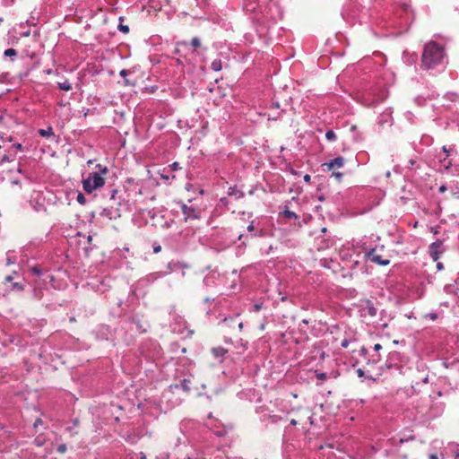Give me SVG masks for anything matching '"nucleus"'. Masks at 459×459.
Wrapping results in <instances>:
<instances>
[{
	"label": "nucleus",
	"instance_id": "obj_1",
	"mask_svg": "<svg viewBox=\"0 0 459 459\" xmlns=\"http://www.w3.org/2000/svg\"><path fill=\"white\" fill-rule=\"evenodd\" d=\"M445 56V50L442 46L434 41L425 45L422 53L421 63L427 69H432L439 65Z\"/></svg>",
	"mask_w": 459,
	"mask_h": 459
},
{
	"label": "nucleus",
	"instance_id": "obj_2",
	"mask_svg": "<svg viewBox=\"0 0 459 459\" xmlns=\"http://www.w3.org/2000/svg\"><path fill=\"white\" fill-rule=\"evenodd\" d=\"M95 169V171L90 173L88 177L82 181V188L87 194H91L93 191L102 187L105 184L103 176L108 173V168L102 164H97Z\"/></svg>",
	"mask_w": 459,
	"mask_h": 459
},
{
	"label": "nucleus",
	"instance_id": "obj_3",
	"mask_svg": "<svg viewBox=\"0 0 459 459\" xmlns=\"http://www.w3.org/2000/svg\"><path fill=\"white\" fill-rule=\"evenodd\" d=\"M344 166V159L342 157L334 158L321 165L322 170L329 174L330 178H333L336 182L341 183L343 173L341 169Z\"/></svg>",
	"mask_w": 459,
	"mask_h": 459
},
{
	"label": "nucleus",
	"instance_id": "obj_4",
	"mask_svg": "<svg viewBox=\"0 0 459 459\" xmlns=\"http://www.w3.org/2000/svg\"><path fill=\"white\" fill-rule=\"evenodd\" d=\"M208 418L209 421L206 425L214 433V435L217 437H225L228 434V428L221 424L218 420L213 419L212 412L209 413Z\"/></svg>",
	"mask_w": 459,
	"mask_h": 459
},
{
	"label": "nucleus",
	"instance_id": "obj_5",
	"mask_svg": "<svg viewBox=\"0 0 459 459\" xmlns=\"http://www.w3.org/2000/svg\"><path fill=\"white\" fill-rule=\"evenodd\" d=\"M182 213L184 215V220L186 221L188 220H198L201 218V210L194 207L188 206L186 204H181L180 205Z\"/></svg>",
	"mask_w": 459,
	"mask_h": 459
},
{
	"label": "nucleus",
	"instance_id": "obj_6",
	"mask_svg": "<svg viewBox=\"0 0 459 459\" xmlns=\"http://www.w3.org/2000/svg\"><path fill=\"white\" fill-rule=\"evenodd\" d=\"M256 412L260 414V420L262 422H270L273 424L278 423L282 418L281 416L272 413V411L260 407L256 410Z\"/></svg>",
	"mask_w": 459,
	"mask_h": 459
},
{
	"label": "nucleus",
	"instance_id": "obj_7",
	"mask_svg": "<svg viewBox=\"0 0 459 459\" xmlns=\"http://www.w3.org/2000/svg\"><path fill=\"white\" fill-rule=\"evenodd\" d=\"M368 261L374 263L378 265H387L390 264V260L384 258L376 249H371L366 255Z\"/></svg>",
	"mask_w": 459,
	"mask_h": 459
},
{
	"label": "nucleus",
	"instance_id": "obj_8",
	"mask_svg": "<svg viewBox=\"0 0 459 459\" xmlns=\"http://www.w3.org/2000/svg\"><path fill=\"white\" fill-rule=\"evenodd\" d=\"M362 359H366L365 356V349L363 346L354 347L351 351V358L350 362L352 364V367H355L356 364L359 363Z\"/></svg>",
	"mask_w": 459,
	"mask_h": 459
},
{
	"label": "nucleus",
	"instance_id": "obj_9",
	"mask_svg": "<svg viewBox=\"0 0 459 459\" xmlns=\"http://www.w3.org/2000/svg\"><path fill=\"white\" fill-rule=\"evenodd\" d=\"M443 241L437 240L429 246V255L433 261L437 262L441 254H443Z\"/></svg>",
	"mask_w": 459,
	"mask_h": 459
},
{
	"label": "nucleus",
	"instance_id": "obj_10",
	"mask_svg": "<svg viewBox=\"0 0 459 459\" xmlns=\"http://www.w3.org/2000/svg\"><path fill=\"white\" fill-rule=\"evenodd\" d=\"M227 195L229 196L233 197L236 200L242 199L245 196V193L242 189L238 188L237 186H231L228 188Z\"/></svg>",
	"mask_w": 459,
	"mask_h": 459
},
{
	"label": "nucleus",
	"instance_id": "obj_11",
	"mask_svg": "<svg viewBox=\"0 0 459 459\" xmlns=\"http://www.w3.org/2000/svg\"><path fill=\"white\" fill-rule=\"evenodd\" d=\"M216 281H217V275L215 273L212 272L204 276V278L203 280V284H204V286L210 288V287L215 286Z\"/></svg>",
	"mask_w": 459,
	"mask_h": 459
},
{
	"label": "nucleus",
	"instance_id": "obj_12",
	"mask_svg": "<svg viewBox=\"0 0 459 459\" xmlns=\"http://www.w3.org/2000/svg\"><path fill=\"white\" fill-rule=\"evenodd\" d=\"M212 353L216 359H220V361L221 362L225 358V355L228 353V351L225 348L219 346L212 348Z\"/></svg>",
	"mask_w": 459,
	"mask_h": 459
},
{
	"label": "nucleus",
	"instance_id": "obj_13",
	"mask_svg": "<svg viewBox=\"0 0 459 459\" xmlns=\"http://www.w3.org/2000/svg\"><path fill=\"white\" fill-rule=\"evenodd\" d=\"M16 153L14 151L8 150L6 153L3 156H0V166H2L5 162H12L15 160Z\"/></svg>",
	"mask_w": 459,
	"mask_h": 459
},
{
	"label": "nucleus",
	"instance_id": "obj_14",
	"mask_svg": "<svg viewBox=\"0 0 459 459\" xmlns=\"http://www.w3.org/2000/svg\"><path fill=\"white\" fill-rule=\"evenodd\" d=\"M131 324L134 326V328L141 333H146L147 332V325L146 324H143V322L137 318V317H133L131 319Z\"/></svg>",
	"mask_w": 459,
	"mask_h": 459
},
{
	"label": "nucleus",
	"instance_id": "obj_15",
	"mask_svg": "<svg viewBox=\"0 0 459 459\" xmlns=\"http://www.w3.org/2000/svg\"><path fill=\"white\" fill-rule=\"evenodd\" d=\"M98 333H101L102 339H108V336L111 334L110 328L106 325H100L99 327Z\"/></svg>",
	"mask_w": 459,
	"mask_h": 459
},
{
	"label": "nucleus",
	"instance_id": "obj_16",
	"mask_svg": "<svg viewBox=\"0 0 459 459\" xmlns=\"http://www.w3.org/2000/svg\"><path fill=\"white\" fill-rule=\"evenodd\" d=\"M39 134L45 138H49L54 135L53 128L52 126H48L46 129H39L38 131Z\"/></svg>",
	"mask_w": 459,
	"mask_h": 459
},
{
	"label": "nucleus",
	"instance_id": "obj_17",
	"mask_svg": "<svg viewBox=\"0 0 459 459\" xmlns=\"http://www.w3.org/2000/svg\"><path fill=\"white\" fill-rule=\"evenodd\" d=\"M237 321H238V316H229V317H225L221 321V324L225 325L228 327H233L234 325L237 323Z\"/></svg>",
	"mask_w": 459,
	"mask_h": 459
},
{
	"label": "nucleus",
	"instance_id": "obj_18",
	"mask_svg": "<svg viewBox=\"0 0 459 459\" xmlns=\"http://www.w3.org/2000/svg\"><path fill=\"white\" fill-rule=\"evenodd\" d=\"M188 47V43L186 41H181L177 43V47L175 48L173 53L175 55L181 56V52L184 48H186Z\"/></svg>",
	"mask_w": 459,
	"mask_h": 459
},
{
	"label": "nucleus",
	"instance_id": "obj_19",
	"mask_svg": "<svg viewBox=\"0 0 459 459\" xmlns=\"http://www.w3.org/2000/svg\"><path fill=\"white\" fill-rule=\"evenodd\" d=\"M16 264V256L14 255V251L9 250L6 253V265H11Z\"/></svg>",
	"mask_w": 459,
	"mask_h": 459
},
{
	"label": "nucleus",
	"instance_id": "obj_20",
	"mask_svg": "<svg viewBox=\"0 0 459 459\" xmlns=\"http://www.w3.org/2000/svg\"><path fill=\"white\" fill-rule=\"evenodd\" d=\"M57 87L65 91L72 90V84L67 79H65L64 82H57Z\"/></svg>",
	"mask_w": 459,
	"mask_h": 459
},
{
	"label": "nucleus",
	"instance_id": "obj_21",
	"mask_svg": "<svg viewBox=\"0 0 459 459\" xmlns=\"http://www.w3.org/2000/svg\"><path fill=\"white\" fill-rule=\"evenodd\" d=\"M283 217L287 219H298L299 216L292 211L289 210L287 206H285L284 210L281 212Z\"/></svg>",
	"mask_w": 459,
	"mask_h": 459
},
{
	"label": "nucleus",
	"instance_id": "obj_22",
	"mask_svg": "<svg viewBox=\"0 0 459 459\" xmlns=\"http://www.w3.org/2000/svg\"><path fill=\"white\" fill-rule=\"evenodd\" d=\"M190 380L184 378L180 381V385H176L175 387H181L183 391L188 392L190 391Z\"/></svg>",
	"mask_w": 459,
	"mask_h": 459
},
{
	"label": "nucleus",
	"instance_id": "obj_23",
	"mask_svg": "<svg viewBox=\"0 0 459 459\" xmlns=\"http://www.w3.org/2000/svg\"><path fill=\"white\" fill-rule=\"evenodd\" d=\"M211 68L215 72H220L222 69V63L220 58L214 59L211 64Z\"/></svg>",
	"mask_w": 459,
	"mask_h": 459
},
{
	"label": "nucleus",
	"instance_id": "obj_24",
	"mask_svg": "<svg viewBox=\"0 0 459 459\" xmlns=\"http://www.w3.org/2000/svg\"><path fill=\"white\" fill-rule=\"evenodd\" d=\"M267 117L269 120H277L281 116V111L270 110L268 109Z\"/></svg>",
	"mask_w": 459,
	"mask_h": 459
},
{
	"label": "nucleus",
	"instance_id": "obj_25",
	"mask_svg": "<svg viewBox=\"0 0 459 459\" xmlns=\"http://www.w3.org/2000/svg\"><path fill=\"white\" fill-rule=\"evenodd\" d=\"M9 290L13 291H22L23 290V284L19 281L12 282V285L9 288Z\"/></svg>",
	"mask_w": 459,
	"mask_h": 459
},
{
	"label": "nucleus",
	"instance_id": "obj_26",
	"mask_svg": "<svg viewBox=\"0 0 459 459\" xmlns=\"http://www.w3.org/2000/svg\"><path fill=\"white\" fill-rule=\"evenodd\" d=\"M188 46H191L194 50L201 47V40L198 37H194L190 43H188Z\"/></svg>",
	"mask_w": 459,
	"mask_h": 459
},
{
	"label": "nucleus",
	"instance_id": "obj_27",
	"mask_svg": "<svg viewBox=\"0 0 459 459\" xmlns=\"http://www.w3.org/2000/svg\"><path fill=\"white\" fill-rule=\"evenodd\" d=\"M368 313L370 316H375L377 315V309L370 304L369 301L366 302Z\"/></svg>",
	"mask_w": 459,
	"mask_h": 459
},
{
	"label": "nucleus",
	"instance_id": "obj_28",
	"mask_svg": "<svg viewBox=\"0 0 459 459\" xmlns=\"http://www.w3.org/2000/svg\"><path fill=\"white\" fill-rule=\"evenodd\" d=\"M4 56L13 57L17 56V51L14 48H7L4 52Z\"/></svg>",
	"mask_w": 459,
	"mask_h": 459
},
{
	"label": "nucleus",
	"instance_id": "obj_29",
	"mask_svg": "<svg viewBox=\"0 0 459 459\" xmlns=\"http://www.w3.org/2000/svg\"><path fill=\"white\" fill-rule=\"evenodd\" d=\"M325 138L328 141H334L336 139V134H335V133L333 130H328L325 133Z\"/></svg>",
	"mask_w": 459,
	"mask_h": 459
},
{
	"label": "nucleus",
	"instance_id": "obj_30",
	"mask_svg": "<svg viewBox=\"0 0 459 459\" xmlns=\"http://www.w3.org/2000/svg\"><path fill=\"white\" fill-rule=\"evenodd\" d=\"M9 150L14 151L16 153L17 151L23 152V146L21 143H13Z\"/></svg>",
	"mask_w": 459,
	"mask_h": 459
},
{
	"label": "nucleus",
	"instance_id": "obj_31",
	"mask_svg": "<svg viewBox=\"0 0 459 459\" xmlns=\"http://www.w3.org/2000/svg\"><path fill=\"white\" fill-rule=\"evenodd\" d=\"M76 200L80 204L84 205L86 204V198L82 193H78Z\"/></svg>",
	"mask_w": 459,
	"mask_h": 459
},
{
	"label": "nucleus",
	"instance_id": "obj_32",
	"mask_svg": "<svg viewBox=\"0 0 459 459\" xmlns=\"http://www.w3.org/2000/svg\"><path fill=\"white\" fill-rule=\"evenodd\" d=\"M117 190L113 188V189H110L108 195L109 196V200L110 201H116V196H117Z\"/></svg>",
	"mask_w": 459,
	"mask_h": 459
},
{
	"label": "nucleus",
	"instance_id": "obj_33",
	"mask_svg": "<svg viewBox=\"0 0 459 459\" xmlns=\"http://www.w3.org/2000/svg\"><path fill=\"white\" fill-rule=\"evenodd\" d=\"M268 109L270 110H276V111H281V109H280V103L278 101H275V102H273L270 107L268 108Z\"/></svg>",
	"mask_w": 459,
	"mask_h": 459
},
{
	"label": "nucleus",
	"instance_id": "obj_34",
	"mask_svg": "<svg viewBox=\"0 0 459 459\" xmlns=\"http://www.w3.org/2000/svg\"><path fill=\"white\" fill-rule=\"evenodd\" d=\"M66 450L67 447L65 444H60L56 446V452H58L59 454H65Z\"/></svg>",
	"mask_w": 459,
	"mask_h": 459
},
{
	"label": "nucleus",
	"instance_id": "obj_35",
	"mask_svg": "<svg viewBox=\"0 0 459 459\" xmlns=\"http://www.w3.org/2000/svg\"><path fill=\"white\" fill-rule=\"evenodd\" d=\"M219 204L221 206L228 207L230 202H229V199L227 197H221L220 200H219Z\"/></svg>",
	"mask_w": 459,
	"mask_h": 459
},
{
	"label": "nucleus",
	"instance_id": "obj_36",
	"mask_svg": "<svg viewBox=\"0 0 459 459\" xmlns=\"http://www.w3.org/2000/svg\"><path fill=\"white\" fill-rule=\"evenodd\" d=\"M262 307H263V303H255L253 305L252 310L254 312H258L262 309Z\"/></svg>",
	"mask_w": 459,
	"mask_h": 459
},
{
	"label": "nucleus",
	"instance_id": "obj_37",
	"mask_svg": "<svg viewBox=\"0 0 459 459\" xmlns=\"http://www.w3.org/2000/svg\"><path fill=\"white\" fill-rule=\"evenodd\" d=\"M31 272H32L34 274L38 275V276H40V275L42 274V271H41V269H40L39 267H38V266H34V267H32V268H31Z\"/></svg>",
	"mask_w": 459,
	"mask_h": 459
},
{
	"label": "nucleus",
	"instance_id": "obj_38",
	"mask_svg": "<svg viewBox=\"0 0 459 459\" xmlns=\"http://www.w3.org/2000/svg\"><path fill=\"white\" fill-rule=\"evenodd\" d=\"M118 30L120 31H122L123 33H127L129 31V27H128V25L119 24L118 25Z\"/></svg>",
	"mask_w": 459,
	"mask_h": 459
},
{
	"label": "nucleus",
	"instance_id": "obj_39",
	"mask_svg": "<svg viewBox=\"0 0 459 459\" xmlns=\"http://www.w3.org/2000/svg\"><path fill=\"white\" fill-rule=\"evenodd\" d=\"M34 209L37 211V212H40V211H45V207L43 204H39L37 202V204L35 205H33Z\"/></svg>",
	"mask_w": 459,
	"mask_h": 459
},
{
	"label": "nucleus",
	"instance_id": "obj_40",
	"mask_svg": "<svg viewBox=\"0 0 459 459\" xmlns=\"http://www.w3.org/2000/svg\"><path fill=\"white\" fill-rule=\"evenodd\" d=\"M156 459H170V455L168 453H160Z\"/></svg>",
	"mask_w": 459,
	"mask_h": 459
},
{
	"label": "nucleus",
	"instance_id": "obj_41",
	"mask_svg": "<svg viewBox=\"0 0 459 459\" xmlns=\"http://www.w3.org/2000/svg\"><path fill=\"white\" fill-rule=\"evenodd\" d=\"M34 443H35L38 446H43V444H44V440H43L40 437H37L34 439Z\"/></svg>",
	"mask_w": 459,
	"mask_h": 459
},
{
	"label": "nucleus",
	"instance_id": "obj_42",
	"mask_svg": "<svg viewBox=\"0 0 459 459\" xmlns=\"http://www.w3.org/2000/svg\"><path fill=\"white\" fill-rule=\"evenodd\" d=\"M130 74H131V72L129 70L123 69L120 71L119 75L123 78H126Z\"/></svg>",
	"mask_w": 459,
	"mask_h": 459
},
{
	"label": "nucleus",
	"instance_id": "obj_43",
	"mask_svg": "<svg viewBox=\"0 0 459 459\" xmlns=\"http://www.w3.org/2000/svg\"><path fill=\"white\" fill-rule=\"evenodd\" d=\"M158 277L155 274H150L146 276L145 280L148 281H154Z\"/></svg>",
	"mask_w": 459,
	"mask_h": 459
},
{
	"label": "nucleus",
	"instance_id": "obj_44",
	"mask_svg": "<svg viewBox=\"0 0 459 459\" xmlns=\"http://www.w3.org/2000/svg\"><path fill=\"white\" fill-rule=\"evenodd\" d=\"M13 281V275H7L5 278H4V283H12Z\"/></svg>",
	"mask_w": 459,
	"mask_h": 459
},
{
	"label": "nucleus",
	"instance_id": "obj_45",
	"mask_svg": "<svg viewBox=\"0 0 459 459\" xmlns=\"http://www.w3.org/2000/svg\"><path fill=\"white\" fill-rule=\"evenodd\" d=\"M247 230H248L249 232H253V231L255 230L254 221H251V222L249 223V225L247 226Z\"/></svg>",
	"mask_w": 459,
	"mask_h": 459
},
{
	"label": "nucleus",
	"instance_id": "obj_46",
	"mask_svg": "<svg viewBox=\"0 0 459 459\" xmlns=\"http://www.w3.org/2000/svg\"><path fill=\"white\" fill-rule=\"evenodd\" d=\"M161 250V247L158 244V245H154L153 246V253L157 254L159 253L160 251Z\"/></svg>",
	"mask_w": 459,
	"mask_h": 459
},
{
	"label": "nucleus",
	"instance_id": "obj_47",
	"mask_svg": "<svg viewBox=\"0 0 459 459\" xmlns=\"http://www.w3.org/2000/svg\"><path fill=\"white\" fill-rule=\"evenodd\" d=\"M304 181L309 183L311 181V177L308 174H306L303 178Z\"/></svg>",
	"mask_w": 459,
	"mask_h": 459
},
{
	"label": "nucleus",
	"instance_id": "obj_48",
	"mask_svg": "<svg viewBox=\"0 0 459 459\" xmlns=\"http://www.w3.org/2000/svg\"><path fill=\"white\" fill-rule=\"evenodd\" d=\"M161 178H164L165 180H169V178H175V176L172 175L171 177L169 175H164V174H161Z\"/></svg>",
	"mask_w": 459,
	"mask_h": 459
},
{
	"label": "nucleus",
	"instance_id": "obj_49",
	"mask_svg": "<svg viewBox=\"0 0 459 459\" xmlns=\"http://www.w3.org/2000/svg\"><path fill=\"white\" fill-rule=\"evenodd\" d=\"M437 269L438 271H440V270L444 269V265H443V264H442V263H440V262H437Z\"/></svg>",
	"mask_w": 459,
	"mask_h": 459
},
{
	"label": "nucleus",
	"instance_id": "obj_50",
	"mask_svg": "<svg viewBox=\"0 0 459 459\" xmlns=\"http://www.w3.org/2000/svg\"><path fill=\"white\" fill-rule=\"evenodd\" d=\"M8 75V74H0V83L4 82V78Z\"/></svg>",
	"mask_w": 459,
	"mask_h": 459
},
{
	"label": "nucleus",
	"instance_id": "obj_51",
	"mask_svg": "<svg viewBox=\"0 0 459 459\" xmlns=\"http://www.w3.org/2000/svg\"><path fill=\"white\" fill-rule=\"evenodd\" d=\"M317 377L320 378V379H325L326 378V374L325 373L317 374Z\"/></svg>",
	"mask_w": 459,
	"mask_h": 459
},
{
	"label": "nucleus",
	"instance_id": "obj_52",
	"mask_svg": "<svg viewBox=\"0 0 459 459\" xmlns=\"http://www.w3.org/2000/svg\"><path fill=\"white\" fill-rule=\"evenodd\" d=\"M446 191V186L445 185H442L440 187H439V192L440 193H445Z\"/></svg>",
	"mask_w": 459,
	"mask_h": 459
},
{
	"label": "nucleus",
	"instance_id": "obj_53",
	"mask_svg": "<svg viewBox=\"0 0 459 459\" xmlns=\"http://www.w3.org/2000/svg\"><path fill=\"white\" fill-rule=\"evenodd\" d=\"M171 167L173 169H179V164L178 162H174L171 164Z\"/></svg>",
	"mask_w": 459,
	"mask_h": 459
},
{
	"label": "nucleus",
	"instance_id": "obj_54",
	"mask_svg": "<svg viewBox=\"0 0 459 459\" xmlns=\"http://www.w3.org/2000/svg\"><path fill=\"white\" fill-rule=\"evenodd\" d=\"M381 349H382V346L379 343L375 344V346H374L375 351H379Z\"/></svg>",
	"mask_w": 459,
	"mask_h": 459
},
{
	"label": "nucleus",
	"instance_id": "obj_55",
	"mask_svg": "<svg viewBox=\"0 0 459 459\" xmlns=\"http://www.w3.org/2000/svg\"><path fill=\"white\" fill-rule=\"evenodd\" d=\"M357 373H358L359 377H362L364 375V372L361 368H358Z\"/></svg>",
	"mask_w": 459,
	"mask_h": 459
},
{
	"label": "nucleus",
	"instance_id": "obj_56",
	"mask_svg": "<svg viewBox=\"0 0 459 459\" xmlns=\"http://www.w3.org/2000/svg\"><path fill=\"white\" fill-rule=\"evenodd\" d=\"M120 216V213L118 212V211L115 212V214L114 215H110V219L111 218H116V217H119Z\"/></svg>",
	"mask_w": 459,
	"mask_h": 459
},
{
	"label": "nucleus",
	"instance_id": "obj_57",
	"mask_svg": "<svg viewBox=\"0 0 459 459\" xmlns=\"http://www.w3.org/2000/svg\"><path fill=\"white\" fill-rule=\"evenodd\" d=\"M429 459H438L436 454L429 455Z\"/></svg>",
	"mask_w": 459,
	"mask_h": 459
},
{
	"label": "nucleus",
	"instance_id": "obj_58",
	"mask_svg": "<svg viewBox=\"0 0 459 459\" xmlns=\"http://www.w3.org/2000/svg\"><path fill=\"white\" fill-rule=\"evenodd\" d=\"M41 420L40 419H38L36 420L35 423H34V427H37L38 425H39L41 423Z\"/></svg>",
	"mask_w": 459,
	"mask_h": 459
},
{
	"label": "nucleus",
	"instance_id": "obj_59",
	"mask_svg": "<svg viewBox=\"0 0 459 459\" xmlns=\"http://www.w3.org/2000/svg\"><path fill=\"white\" fill-rule=\"evenodd\" d=\"M238 327L239 328V330L241 331L242 328H243V322L239 321L238 322Z\"/></svg>",
	"mask_w": 459,
	"mask_h": 459
},
{
	"label": "nucleus",
	"instance_id": "obj_60",
	"mask_svg": "<svg viewBox=\"0 0 459 459\" xmlns=\"http://www.w3.org/2000/svg\"><path fill=\"white\" fill-rule=\"evenodd\" d=\"M297 424H298V421H297L296 420L292 419V420H290V425H292V426H296Z\"/></svg>",
	"mask_w": 459,
	"mask_h": 459
},
{
	"label": "nucleus",
	"instance_id": "obj_61",
	"mask_svg": "<svg viewBox=\"0 0 459 459\" xmlns=\"http://www.w3.org/2000/svg\"><path fill=\"white\" fill-rule=\"evenodd\" d=\"M316 352L320 353V356H321L322 359L324 358V356H325V352L324 351H322L320 350H317Z\"/></svg>",
	"mask_w": 459,
	"mask_h": 459
},
{
	"label": "nucleus",
	"instance_id": "obj_62",
	"mask_svg": "<svg viewBox=\"0 0 459 459\" xmlns=\"http://www.w3.org/2000/svg\"><path fill=\"white\" fill-rule=\"evenodd\" d=\"M140 458L141 459H147L145 454H143V452L140 453Z\"/></svg>",
	"mask_w": 459,
	"mask_h": 459
},
{
	"label": "nucleus",
	"instance_id": "obj_63",
	"mask_svg": "<svg viewBox=\"0 0 459 459\" xmlns=\"http://www.w3.org/2000/svg\"><path fill=\"white\" fill-rule=\"evenodd\" d=\"M212 300H213V299H210V298H205V299H204V303H208V302H210V301H212Z\"/></svg>",
	"mask_w": 459,
	"mask_h": 459
},
{
	"label": "nucleus",
	"instance_id": "obj_64",
	"mask_svg": "<svg viewBox=\"0 0 459 459\" xmlns=\"http://www.w3.org/2000/svg\"><path fill=\"white\" fill-rule=\"evenodd\" d=\"M78 422H79V420H78L77 419H75V420H74V426H77V425H78Z\"/></svg>",
	"mask_w": 459,
	"mask_h": 459
}]
</instances>
